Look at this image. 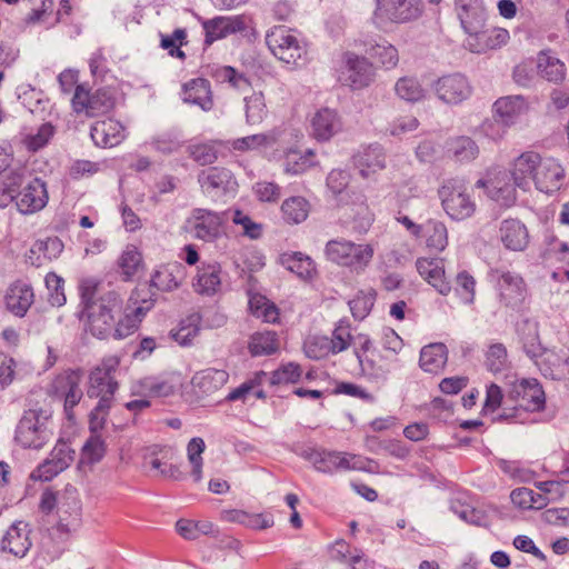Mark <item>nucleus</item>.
<instances>
[{
    "label": "nucleus",
    "mask_w": 569,
    "mask_h": 569,
    "mask_svg": "<svg viewBox=\"0 0 569 569\" xmlns=\"http://www.w3.org/2000/svg\"><path fill=\"white\" fill-rule=\"evenodd\" d=\"M513 183L528 191L531 187L546 194H555L565 184L566 169L561 161L547 153L529 149L516 157L509 168Z\"/></svg>",
    "instance_id": "nucleus-1"
},
{
    "label": "nucleus",
    "mask_w": 569,
    "mask_h": 569,
    "mask_svg": "<svg viewBox=\"0 0 569 569\" xmlns=\"http://www.w3.org/2000/svg\"><path fill=\"white\" fill-rule=\"evenodd\" d=\"M545 407V392L537 379L516 381L505 401L503 412L499 421L525 423L530 412H537Z\"/></svg>",
    "instance_id": "nucleus-2"
},
{
    "label": "nucleus",
    "mask_w": 569,
    "mask_h": 569,
    "mask_svg": "<svg viewBox=\"0 0 569 569\" xmlns=\"http://www.w3.org/2000/svg\"><path fill=\"white\" fill-rule=\"evenodd\" d=\"M296 453L310 462L318 472L330 475L348 470L365 471L371 462L370 459L355 453L328 450L326 448L311 445L298 447L296 449Z\"/></svg>",
    "instance_id": "nucleus-3"
},
{
    "label": "nucleus",
    "mask_w": 569,
    "mask_h": 569,
    "mask_svg": "<svg viewBox=\"0 0 569 569\" xmlns=\"http://www.w3.org/2000/svg\"><path fill=\"white\" fill-rule=\"evenodd\" d=\"M325 256L328 261L359 274L371 263L375 248L371 243H357L346 238H337L326 243Z\"/></svg>",
    "instance_id": "nucleus-4"
},
{
    "label": "nucleus",
    "mask_w": 569,
    "mask_h": 569,
    "mask_svg": "<svg viewBox=\"0 0 569 569\" xmlns=\"http://www.w3.org/2000/svg\"><path fill=\"white\" fill-rule=\"evenodd\" d=\"M495 282L499 305L510 312H522L528 309V288L523 278L505 269H491L489 272Z\"/></svg>",
    "instance_id": "nucleus-5"
},
{
    "label": "nucleus",
    "mask_w": 569,
    "mask_h": 569,
    "mask_svg": "<svg viewBox=\"0 0 569 569\" xmlns=\"http://www.w3.org/2000/svg\"><path fill=\"white\" fill-rule=\"evenodd\" d=\"M121 312V299L114 292H108L100 297L96 303L89 305V309L82 313L86 315L89 332L99 339H106L111 337L116 319Z\"/></svg>",
    "instance_id": "nucleus-6"
},
{
    "label": "nucleus",
    "mask_w": 569,
    "mask_h": 569,
    "mask_svg": "<svg viewBox=\"0 0 569 569\" xmlns=\"http://www.w3.org/2000/svg\"><path fill=\"white\" fill-rule=\"evenodd\" d=\"M445 212L452 219L461 221L476 211V203L466 183L458 179L446 180L438 191Z\"/></svg>",
    "instance_id": "nucleus-7"
},
{
    "label": "nucleus",
    "mask_w": 569,
    "mask_h": 569,
    "mask_svg": "<svg viewBox=\"0 0 569 569\" xmlns=\"http://www.w3.org/2000/svg\"><path fill=\"white\" fill-rule=\"evenodd\" d=\"M121 359L119 356H106L89 375L87 395L89 398L104 399L113 401L114 395L119 388L116 380V372L119 369Z\"/></svg>",
    "instance_id": "nucleus-8"
},
{
    "label": "nucleus",
    "mask_w": 569,
    "mask_h": 569,
    "mask_svg": "<svg viewBox=\"0 0 569 569\" xmlns=\"http://www.w3.org/2000/svg\"><path fill=\"white\" fill-rule=\"evenodd\" d=\"M49 416L42 410H28L16 429V441L23 448H42L51 438L48 428Z\"/></svg>",
    "instance_id": "nucleus-9"
},
{
    "label": "nucleus",
    "mask_w": 569,
    "mask_h": 569,
    "mask_svg": "<svg viewBox=\"0 0 569 569\" xmlns=\"http://www.w3.org/2000/svg\"><path fill=\"white\" fill-rule=\"evenodd\" d=\"M266 43L273 56L287 64L298 66L307 53L292 30L283 26L272 28L266 36Z\"/></svg>",
    "instance_id": "nucleus-10"
},
{
    "label": "nucleus",
    "mask_w": 569,
    "mask_h": 569,
    "mask_svg": "<svg viewBox=\"0 0 569 569\" xmlns=\"http://www.w3.org/2000/svg\"><path fill=\"white\" fill-rule=\"evenodd\" d=\"M376 77L373 64L362 56L347 51L341 56L339 81L352 90L369 87Z\"/></svg>",
    "instance_id": "nucleus-11"
},
{
    "label": "nucleus",
    "mask_w": 569,
    "mask_h": 569,
    "mask_svg": "<svg viewBox=\"0 0 569 569\" xmlns=\"http://www.w3.org/2000/svg\"><path fill=\"white\" fill-rule=\"evenodd\" d=\"M114 106L116 97L111 88H99L94 92H90L83 84L74 88L72 108L77 113L98 117L110 112Z\"/></svg>",
    "instance_id": "nucleus-12"
},
{
    "label": "nucleus",
    "mask_w": 569,
    "mask_h": 569,
    "mask_svg": "<svg viewBox=\"0 0 569 569\" xmlns=\"http://www.w3.org/2000/svg\"><path fill=\"white\" fill-rule=\"evenodd\" d=\"M82 371L66 370L58 375L52 382L54 396L63 399L64 411L68 419H72V409L80 402L83 397L81 389Z\"/></svg>",
    "instance_id": "nucleus-13"
},
{
    "label": "nucleus",
    "mask_w": 569,
    "mask_h": 569,
    "mask_svg": "<svg viewBox=\"0 0 569 569\" xmlns=\"http://www.w3.org/2000/svg\"><path fill=\"white\" fill-rule=\"evenodd\" d=\"M197 180L202 193L212 199L234 192L238 187L232 172L223 167L203 169L199 172Z\"/></svg>",
    "instance_id": "nucleus-14"
},
{
    "label": "nucleus",
    "mask_w": 569,
    "mask_h": 569,
    "mask_svg": "<svg viewBox=\"0 0 569 569\" xmlns=\"http://www.w3.org/2000/svg\"><path fill=\"white\" fill-rule=\"evenodd\" d=\"M376 16L395 23L418 19L423 10L421 0H376Z\"/></svg>",
    "instance_id": "nucleus-15"
},
{
    "label": "nucleus",
    "mask_w": 569,
    "mask_h": 569,
    "mask_svg": "<svg viewBox=\"0 0 569 569\" xmlns=\"http://www.w3.org/2000/svg\"><path fill=\"white\" fill-rule=\"evenodd\" d=\"M227 212H214L202 208L192 211L189 224L193 237L203 241H213L222 232Z\"/></svg>",
    "instance_id": "nucleus-16"
},
{
    "label": "nucleus",
    "mask_w": 569,
    "mask_h": 569,
    "mask_svg": "<svg viewBox=\"0 0 569 569\" xmlns=\"http://www.w3.org/2000/svg\"><path fill=\"white\" fill-rule=\"evenodd\" d=\"M49 200L46 182L40 178L29 177L16 198V206L22 214H32L42 210Z\"/></svg>",
    "instance_id": "nucleus-17"
},
{
    "label": "nucleus",
    "mask_w": 569,
    "mask_h": 569,
    "mask_svg": "<svg viewBox=\"0 0 569 569\" xmlns=\"http://www.w3.org/2000/svg\"><path fill=\"white\" fill-rule=\"evenodd\" d=\"M248 19L244 16L216 17L202 22L204 42L211 44L230 34L242 32L247 29Z\"/></svg>",
    "instance_id": "nucleus-18"
},
{
    "label": "nucleus",
    "mask_w": 569,
    "mask_h": 569,
    "mask_svg": "<svg viewBox=\"0 0 569 569\" xmlns=\"http://www.w3.org/2000/svg\"><path fill=\"white\" fill-rule=\"evenodd\" d=\"M435 90L440 100L452 104L462 102L471 94V86L468 79L460 73L439 78L435 84Z\"/></svg>",
    "instance_id": "nucleus-19"
},
{
    "label": "nucleus",
    "mask_w": 569,
    "mask_h": 569,
    "mask_svg": "<svg viewBox=\"0 0 569 569\" xmlns=\"http://www.w3.org/2000/svg\"><path fill=\"white\" fill-rule=\"evenodd\" d=\"M469 33L467 43L471 51L481 53L506 44L510 38L509 31L503 28H482L466 30Z\"/></svg>",
    "instance_id": "nucleus-20"
},
{
    "label": "nucleus",
    "mask_w": 569,
    "mask_h": 569,
    "mask_svg": "<svg viewBox=\"0 0 569 569\" xmlns=\"http://www.w3.org/2000/svg\"><path fill=\"white\" fill-rule=\"evenodd\" d=\"M34 302L32 287L22 281L12 282L4 295L6 309L16 317L23 318Z\"/></svg>",
    "instance_id": "nucleus-21"
},
{
    "label": "nucleus",
    "mask_w": 569,
    "mask_h": 569,
    "mask_svg": "<svg viewBox=\"0 0 569 569\" xmlns=\"http://www.w3.org/2000/svg\"><path fill=\"white\" fill-rule=\"evenodd\" d=\"M90 137L97 147L113 148L124 140L126 129L121 122L109 118L96 121L91 126Z\"/></svg>",
    "instance_id": "nucleus-22"
},
{
    "label": "nucleus",
    "mask_w": 569,
    "mask_h": 569,
    "mask_svg": "<svg viewBox=\"0 0 569 569\" xmlns=\"http://www.w3.org/2000/svg\"><path fill=\"white\" fill-rule=\"evenodd\" d=\"M355 347V355L360 365L361 371L363 375L376 378V379H386L387 370L382 367L377 366L375 362V348L373 343L367 335H358L352 339Z\"/></svg>",
    "instance_id": "nucleus-23"
},
{
    "label": "nucleus",
    "mask_w": 569,
    "mask_h": 569,
    "mask_svg": "<svg viewBox=\"0 0 569 569\" xmlns=\"http://www.w3.org/2000/svg\"><path fill=\"white\" fill-rule=\"evenodd\" d=\"M30 526L24 521H17L9 527L2 541L1 549L16 557L22 558L31 548Z\"/></svg>",
    "instance_id": "nucleus-24"
},
{
    "label": "nucleus",
    "mask_w": 569,
    "mask_h": 569,
    "mask_svg": "<svg viewBox=\"0 0 569 569\" xmlns=\"http://www.w3.org/2000/svg\"><path fill=\"white\" fill-rule=\"evenodd\" d=\"M492 108L497 120L509 127L513 124L518 118L528 112L529 103L526 98L520 94L507 96L496 100Z\"/></svg>",
    "instance_id": "nucleus-25"
},
{
    "label": "nucleus",
    "mask_w": 569,
    "mask_h": 569,
    "mask_svg": "<svg viewBox=\"0 0 569 569\" xmlns=\"http://www.w3.org/2000/svg\"><path fill=\"white\" fill-rule=\"evenodd\" d=\"M229 379L226 370L208 368L198 371L191 379L192 392L198 397L210 396L220 390Z\"/></svg>",
    "instance_id": "nucleus-26"
},
{
    "label": "nucleus",
    "mask_w": 569,
    "mask_h": 569,
    "mask_svg": "<svg viewBox=\"0 0 569 569\" xmlns=\"http://www.w3.org/2000/svg\"><path fill=\"white\" fill-rule=\"evenodd\" d=\"M538 368L546 378L569 381V350L549 349L538 362Z\"/></svg>",
    "instance_id": "nucleus-27"
},
{
    "label": "nucleus",
    "mask_w": 569,
    "mask_h": 569,
    "mask_svg": "<svg viewBox=\"0 0 569 569\" xmlns=\"http://www.w3.org/2000/svg\"><path fill=\"white\" fill-rule=\"evenodd\" d=\"M58 507L59 510H63L64 512H78L79 507V500L77 497V490L73 487H67L62 495H58V492L46 489L41 493L39 508L40 510L49 515L52 512V510Z\"/></svg>",
    "instance_id": "nucleus-28"
},
{
    "label": "nucleus",
    "mask_w": 569,
    "mask_h": 569,
    "mask_svg": "<svg viewBox=\"0 0 569 569\" xmlns=\"http://www.w3.org/2000/svg\"><path fill=\"white\" fill-rule=\"evenodd\" d=\"M311 133L318 141H328L342 128L338 112L330 108L318 110L311 118Z\"/></svg>",
    "instance_id": "nucleus-29"
},
{
    "label": "nucleus",
    "mask_w": 569,
    "mask_h": 569,
    "mask_svg": "<svg viewBox=\"0 0 569 569\" xmlns=\"http://www.w3.org/2000/svg\"><path fill=\"white\" fill-rule=\"evenodd\" d=\"M418 273L440 295L448 296L450 282L446 278L445 267L438 259L419 258L416 262Z\"/></svg>",
    "instance_id": "nucleus-30"
},
{
    "label": "nucleus",
    "mask_w": 569,
    "mask_h": 569,
    "mask_svg": "<svg viewBox=\"0 0 569 569\" xmlns=\"http://www.w3.org/2000/svg\"><path fill=\"white\" fill-rule=\"evenodd\" d=\"M520 342L523 352L536 363L540 362L549 350L541 345L538 323L530 319H525L518 327Z\"/></svg>",
    "instance_id": "nucleus-31"
},
{
    "label": "nucleus",
    "mask_w": 569,
    "mask_h": 569,
    "mask_svg": "<svg viewBox=\"0 0 569 569\" xmlns=\"http://www.w3.org/2000/svg\"><path fill=\"white\" fill-rule=\"evenodd\" d=\"M63 251V243L58 237L37 240L29 249L26 259L33 267H42L57 259Z\"/></svg>",
    "instance_id": "nucleus-32"
},
{
    "label": "nucleus",
    "mask_w": 569,
    "mask_h": 569,
    "mask_svg": "<svg viewBox=\"0 0 569 569\" xmlns=\"http://www.w3.org/2000/svg\"><path fill=\"white\" fill-rule=\"evenodd\" d=\"M499 236L508 250L522 251L529 243L528 229L518 219H505L500 223Z\"/></svg>",
    "instance_id": "nucleus-33"
},
{
    "label": "nucleus",
    "mask_w": 569,
    "mask_h": 569,
    "mask_svg": "<svg viewBox=\"0 0 569 569\" xmlns=\"http://www.w3.org/2000/svg\"><path fill=\"white\" fill-rule=\"evenodd\" d=\"M183 101L209 111L213 107L210 82L203 78L191 79L183 84Z\"/></svg>",
    "instance_id": "nucleus-34"
},
{
    "label": "nucleus",
    "mask_w": 569,
    "mask_h": 569,
    "mask_svg": "<svg viewBox=\"0 0 569 569\" xmlns=\"http://www.w3.org/2000/svg\"><path fill=\"white\" fill-rule=\"evenodd\" d=\"M221 268L219 264H207L198 268L193 280L196 292L203 296H212L218 292L221 286Z\"/></svg>",
    "instance_id": "nucleus-35"
},
{
    "label": "nucleus",
    "mask_w": 569,
    "mask_h": 569,
    "mask_svg": "<svg viewBox=\"0 0 569 569\" xmlns=\"http://www.w3.org/2000/svg\"><path fill=\"white\" fill-rule=\"evenodd\" d=\"M448 361V349L442 342L425 346L420 351L419 365L429 373L440 372Z\"/></svg>",
    "instance_id": "nucleus-36"
},
{
    "label": "nucleus",
    "mask_w": 569,
    "mask_h": 569,
    "mask_svg": "<svg viewBox=\"0 0 569 569\" xmlns=\"http://www.w3.org/2000/svg\"><path fill=\"white\" fill-rule=\"evenodd\" d=\"M426 247L433 252H441L448 246V229L442 221L428 219L421 224V237Z\"/></svg>",
    "instance_id": "nucleus-37"
},
{
    "label": "nucleus",
    "mask_w": 569,
    "mask_h": 569,
    "mask_svg": "<svg viewBox=\"0 0 569 569\" xmlns=\"http://www.w3.org/2000/svg\"><path fill=\"white\" fill-rule=\"evenodd\" d=\"M353 163L362 177L385 168V153L379 146H369L353 156Z\"/></svg>",
    "instance_id": "nucleus-38"
},
{
    "label": "nucleus",
    "mask_w": 569,
    "mask_h": 569,
    "mask_svg": "<svg viewBox=\"0 0 569 569\" xmlns=\"http://www.w3.org/2000/svg\"><path fill=\"white\" fill-rule=\"evenodd\" d=\"M184 277V268L180 264L161 266L151 277V287L161 291H172L179 288Z\"/></svg>",
    "instance_id": "nucleus-39"
},
{
    "label": "nucleus",
    "mask_w": 569,
    "mask_h": 569,
    "mask_svg": "<svg viewBox=\"0 0 569 569\" xmlns=\"http://www.w3.org/2000/svg\"><path fill=\"white\" fill-rule=\"evenodd\" d=\"M173 393V386L158 377H144L131 387L132 396L146 398L168 397Z\"/></svg>",
    "instance_id": "nucleus-40"
},
{
    "label": "nucleus",
    "mask_w": 569,
    "mask_h": 569,
    "mask_svg": "<svg viewBox=\"0 0 569 569\" xmlns=\"http://www.w3.org/2000/svg\"><path fill=\"white\" fill-rule=\"evenodd\" d=\"M279 260L283 267L301 279H312L317 274L313 260L302 252H284L280 254Z\"/></svg>",
    "instance_id": "nucleus-41"
},
{
    "label": "nucleus",
    "mask_w": 569,
    "mask_h": 569,
    "mask_svg": "<svg viewBox=\"0 0 569 569\" xmlns=\"http://www.w3.org/2000/svg\"><path fill=\"white\" fill-rule=\"evenodd\" d=\"M538 73L550 82H560L565 79V63L549 50L539 52L537 58Z\"/></svg>",
    "instance_id": "nucleus-42"
},
{
    "label": "nucleus",
    "mask_w": 569,
    "mask_h": 569,
    "mask_svg": "<svg viewBox=\"0 0 569 569\" xmlns=\"http://www.w3.org/2000/svg\"><path fill=\"white\" fill-rule=\"evenodd\" d=\"M176 530L186 540H197L201 536L214 535L217 527L208 520L181 518L176 522Z\"/></svg>",
    "instance_id": "nucleus-43"
},
{
    "label": "nucleus",
    "mask_w": 569,
    "mask_h": 569,
    "mask_svg": "<svg viewBox=\"0 0 569 569\" xmlns=\"http://www.w3.org/2000/svg\"><path fill=\"white\" fill-rule=\"evenodd\" d=\"M252 357L270 356L279 350V339L274 331H259L251 335L248 343Z\"/></svg>",
    "instance_id": "nucleus-44"
},
{
    "label": "nucleus",
    "mask_w": 569,
    "mask_h": 569,
    "mask_svg": "<svg viewBox=\"0 0 569 569\" xmlns=\"http://www.w3.org/2000/svg\"><path fill=\"white\" fill-rule=\"evenodd\" d=\"M371 59L386 70L395 69L399 62L398 49L387 40H381L366 50Z\"/></svg>",
    "instance_id": "nucleus-45"
},
{
    "label": "nucleus",
    "mask_w": 569,
    "mask_h": 569,
    "mask_svg": "<svg viewBox=\"0 0 569 569\" xmlns=\"http://www.w3.org/2000/svg\"><path fill=\"white\" fill-rule=\"evenodd\" d=\"M310 203L303 197H290L281 204L282 218L290 224L303 222L309 214Z\"/></svg>",
    "instance_id": "nucleus-46"
},
{
    "label": "nucleus",
    "mask_w": 569,
    "mask_h": 569,
    "mask_svg": "<svg viewBox=\"0 0 569 569\" xmlns=\"http://www.w3.org/2000/svg\"><path fill=\"white\" fill-rule=\"evenodd\" d=\"M249 310L252 316L268 323H276L279 320V309L267 297L260 293H252L249 297Z\"/></svg>",
    "instance_id": "nucleus-47"
},
{
    "label": "nucleus",
    "mask_w": 569,
    "mask_h": 569,
    "mask_svg": "<svg viewBox=\"0 0 569 569\" xmlns=\"http://www.w3.org/2000/svg\"><path fill=\"white\" fill-rule=\"evenodd\" d=\"M151 305L147 307H138L131 313H127L123 317L121 315L116 319L114 330L111 337L116 339H123L132 335L139 327L146 311L150 309Z\"/></svg>",
    "instance_id": "nucleus-48"
},
{
    "label": "nucleus",
    "mask_w": 569,
    "mask_h": 569,
    "mask_svg": "<svg viewBox=\"0 0 569 569\" xmlns=\"http://www.w3.org/2000/svg\"><path fill=\"white\" fill-rule=\"evenodd\" d=\"M211 77L219 83H228L238 91H247L251 88L249 79L240 71L230 66L213 68Z\"/></svg>",
    "instance_id": "nucleus-49"
},
{
    "label": "nucleus",
    "mask_w": 569,
    "mask_h": 569,
    "mask_svg": "<svg viewBox=\"0 0 569 569\" xmlns=\"http://www.w3.org/2000/svg\"><path fill=\"white\" fill-rule=\"evenodd\" d=\"M315 166V152L306 150L305 152L289 149L284 152V171L289 174H301Z\"/></svg>",
    "instance_id": "nucleus-50"
},
{
    "label": "nucleus",
    "mask_w": 569,
    "mask_h": 569,
    "mask_svg": "<svg viewBox=\"0 0 569 569\" xmlns=\"http://www.w3.org/2000/svg\"><path fill=\"white\" fill-rule=\"evenodd\" d=\"M447 150L459 162H469L479 153L476 142L469 137H456L447 142Z\"/></svg>",
    "instance_id": "nucleus-51"
},
{
    "label": "nucleus",
    "mask_w": 569,
    "mask_h": 569,
    "mask_svg": "<svg viewBox=\"0 0 569 569\" xmlns=\"http://www.w3.org/2000/svg\"><path fill=\"white\" fill-rule=\"evenodd\" d=\"M395 91L399 98L409 102H417L426 97V90L419 80L410 76L399 78Z\"/></svg>",
    "instance_id": "nucleus-52"
},
{
    "label": "nucleus",
    "mask_w": 569,
    "mask_h": 569,
    "mask_svg": "<svg viewBox=\"0 0 569 569\" xmlns=\"http://www.w3.org/2000/svg\"><path fill=\"white\" fill-rule=\"evenodd\" d=\"M142 254L133 244L126 247L118 259V267L124 280H130L142 266Z\"/></svg>",
    "instance_id": "nucleus-53"
},
{
    "label": "nucleus",
    "mask_w": 569,
    "mask_h": 569,
    "mask_svg": "<svg viewBox=\"0 0 569 569\" xmlns=\"http://www.w3.org/2000/svg\"><path fill=\"white\" fill-rule=\"evenodd\" d=\"M511 501L520 509H542L547 506V501L542 495L526 487L517 488L510 493Z\"/></svg>",
    "instance_id": "nucleus-54"
},
{
    "label": "nucleus",
    "mask_w": 569,
    "mask_h": 569,
    "mask_svg": "<svg viewBox=\"0 0 569 569\" xmlns=\"http://www.w3.org/2000/svg\"><path fill=\"white\" fill-rule=\"evenodd\" d=\"M214 141L190 143L187 146L189 157L200 166H208L218 159V150Z\"/></svg>",
    "instance_id": "nucleus-55"
},
{
    "label": "nucleus",
    "mask_w": 569,
    "mask_h": 569,
    "mask_svg": "<svg viewBox=\"0 0 569 569\" xmlns=\"http://www.w3.org/2000/svg\"><path fill=\"white\" fill-rule=\"evenodd\" d=\"M160 47L168 51L169 56L180 60L186 59V53L181 47L187 43V32L184 29L178 28L171 34H160Z\"/></svg>",
    "instance_id": "nucleus-56"
},
{
    "label": "nucleus",
    "mask_w": 569,
    "mask_h": 569,
    "mask_svg": "<svg viewBox=\"0 0 569 569\" xmlns=\"http://www.w3.org/2000/svg\"><path fill=\"white\" fill-rule=\"evenodd\" d=\"M246 119L249 124L260 123L267 116V106L262 92H253L244 97Z\"/></svg>",
    "instance_id": "nucleus-57"
},
{
    "label": "nucleus",
    "mask_w": 569,
    "mask_h": 569,
    "mask_svg": "<svg viewBox=\"0 0 569 569\" xmlns=\"http://www.w3.org/2000/svg\"><path fill=\"white\" fill-rule=\"evenodd\" d=\"M206 449V443L202 438H192L187 447L188 460L192 466L191 476L196 482L202 478V453Z\"/></svg>",
    "instance_id": "nucleus-58"
},
{
    "label": "nucleus",
    "mask_w": 569,
    "mask_h": 569,
    "mask_svg": "<svg viewBox=\"0 0 569 569\" xmlns=\"http://www.w3.org/2000/svg\"><path fill=\"white\" fill-rule=\"evenodd\" d=\"M486 367L491 372H501L508 367V352L505 345L497 342L489 346L486 352Z\"/></svg>",
    "instance_id": "nucleus-59"
},
{
    "label": "nucleus",
    "mask_w": 569,
    "mask_h": 569,
    "mask_svg": "<svg viewBox=\"0 0 569 569\" xmlns=\"http://www.w3.org/2000/svg\"><path fill=\"white\" fill-rule=\"evenodd\" d=\"M303 375L302 368L300 365L295 362H288L277 370H274L270 376L271 385H289L297 383L301 380Z\"/></svg>",
    "instance_id": "nucleus-60"
},
{
    "label": "nucleus",
    "mask_w": 569,
    "mask_h": 569,
    "mask_svg": "<svg viewBox=\"0 0 569 569\" xmlns=\"http://www.w3.org/2000/svg\"><path fill=\"white\" fill-rule=\"evenodd\" d=\"M106 443L103 439L99 435L92 433L82 448L81 461L93 465L99 462L103 458Z\"/></svg>",
    "instance_id": "nucleus-61"
},
{
    "label": "nucleus",
    "mask_w": 569,
    "mask_h": 569,
    "mask_svg": "<svg viewBox=\"0 0 569 569\" xmlns=\"http://www.w3.org/2000/svg\"><path fill=\"white\" fill-rule=\"evenodd\" d=\"M352 341L350 325L346 320H340L329 338L332 355L342 352L349 348Z\"/></svg>",
    "instance_id": "nucleus-62"
},
{
    "label": "nucleus",
    "mask_w": 569,
    "mask_h": 569,
    "mask_svg": "<svg viewBox=\"0 0 569 569\" xmlns=\"http://www.w3.org/2000/svg\"><path fill=\"white\" fill-rule=\"evenodd\" d=\"M152 148L163 154H171L181 149L183 141L178 132H163L151 141Z\"/></svg>",
    "instance_id": "nucleus-63"
},
{
    "label": "nucleus",
    "mask_w": 569,
    "mask_h": 569,
    "mask_svg": "<svg viewBox=\"0 0 569 569\" xmlns=\"http://www.w3.org/2000/svg\"><path fill=\"white\" fill-rule=\"evenodd\" d=\"M305 353L308 358L313 360H320L332 355L330 348L329 338L326 336H313L305 342Z\"/></svg>",
    "instance_id": "nucleus-64"
}]
</instances>
